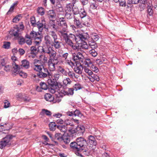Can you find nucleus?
<instances>
[{
    "instance_id": "nucleus-1",
    "label": "nucleus",
    "mask_w": 157,
    "mask_h": 157,
    "mask_svg": "<svg viewBox=\"0 0 157 157\" xmlns=\"http://www.w3.org/2000/svg\"><path fill=\"white\" fill-rule=\"evenodd\" d=\"M60 33L61 34L59 36L64 40L66 45L71 47L74 50L77 49V46L73 42V40H76L74 34L70 33L68 35L67 33H64L61 31Z\"/></svg>"
},
{
    "instance_id": "nucleus-2",
    "label": "nucleus",
    "mask_w": 157,
    "mask_h": 157,
    "mask_svg": "<svg viewBox=\"0 0 157 157\" xmlns=\"http://www.w3.org/2000/svg\"><path fill=\"white\" fill-rule=\"evenodd\" d=\"M76 142H73L70 144V147L73 149L77 151L85 150L86 151V148L87 146L86 140L82 137L78 138Z\"/></svg>"
},
{
    "instance_id": "nucleus-3",
    "label": "nucleus",
    "mask_w": 157,
    "mask_h": 157,
    "mask_svg": "<svg viewBox=\"0 0 157 157\" xmlns=\"http://www.w3.org/2000/svg\"><path fill=\"white\" fill-rule=\"evenodd\" d=\"M43 52L49 54V59L48 61L53 62L59 61L58 57L57 56V53L52 48H44Z\"/></svg>"
},
{
    "instance_id": "nucleus-4",
    "label": "nucleus",
    "mask_w": 157,
    "mask_h": 157,
    "mask_svg": "<svg viewBox=\"0 0 157 157\" xmlns=\"http://www.w3.org/2000/svg\"><path fill=\"white\" fill-rule=\"evenodd\" d=\"M13 136L11 135H7L0 141V148L3 149L5 146L11 144V141Z\"/></svg>"
},
{
    "instance_id": "nucleus-5",
    "label": "nucleus",
    "mask_w": 157,
    "mask_h": 157,
    "mask_svg": "<svg viewBox=\"0 0 157 157\" xmlns=\"http://www.w3.org/2000/svg\"><path fill=\"white\" fill-rule=\"evenodd\" d=\"M53 41L51 37L49 35H46L44 36V44L42 47V51H43L44 48H51L53 44Z\"/></svg>"
},
{
    "instance_id": "nucleus-6",
    "label": "nucleus",
    "mask_w": 157,
    "mask_h": 157,
    "mask_svg": "<svg viewBox=\"0 0 157 157\" xmlns=\"http://www.w3.org/2000/svg\"><path fill=\"white\" fill-rule=\"evenodd\" d=\"M59 25L62 28V30L58 31L59 35L61 34L60 33L61 31L64 33H67V25L65 18L63 17H61L59 18Z\"/></svg>"
},
{
    "instance_id": "nucleus-7",
    "label": "nucleus",
    "mask_w": 157,
    "mask_h": 157,
    "mask_svg": "<svg viewBox=\"0 0 157 157\" xmlns=\"http://www.w3.org/2000/svg\"><path fill=\"white\" fill-rule=\"evenodd\" d=\"M85 131V127L83 126H78L75 129L71 128L69 129L68 131L69 132L74 133L78 132V133H83Z\"/></svg>"
},
{
    "instance_id": "nucleus-8",
    "label": "nucleus",
    "mask_w": 157,
    "mask_h": 157,
    "mask_svg": "<svg viewBox=\"0 0 157 157\" xmlns=\"http://www.w3.org/2000/svg\"><path fill=\"white\" fill-rule=\"evenodd\" d=\"M36 26L38 29L39 31L41 32L44 28L46 29V31H47L48 30V29L46 28V24L45 23V20H42L41 21V22L40 21H38L36 23Z\"/></svg>"
},
{
    "instance_id": "nucleus-9",
    "label": "nucleus",
    "mask_w": 157,
    "mask_h": 157,
    "mask_svg": "<svg viewBox=\"0 0 157 157\" xmlns=\"http://www.w3.org/2000/svg\"><path fill=\"white\" fill-rule=\"evenodd\" d=\"M73 58L74 60H78L79 61L83 62L84 59V56L83 54L80 52H78L77 54L74 53L72 54Z\"/></svg>"
},
{
    "instance_id": "nucleus-10",
    "label": "nucleus",
    "mask_w": 157,
    "mask_h": 157,
    "mask_svg": "<svg viewBox=\"0 0 157 157\" xmlns=\"http://www.w3.org/2000/svg\"><path fill=\"white\" fill-rule=\"evenodd\" d=\"M58 63L59 61L56 62L48 61V66L49 70L50 71H54L56 69L55 65Z\"/></svg>"
},
{
    "instance_id": "nucleus-11",
    "label": "nucleus",
    "mask_w": 157,
    "mask_h": 157,
    "mask_svg": "<svg viewBox=\"0 0 157 157\" xmlns=\"http://www.w3.org/2000/svg\"><path fill=\"white\" fill-rule=\"evenodd\" d=\"M10 33L14 36L15 39L21 35L18 27H14L10 32Z\"/></svg>"
},
{
    "instance_id": "nucleus-12",
    "label": "nucleus",
    "mask_w": 157,
    "mask_h": 157,
    "mask_svg": "<svg viewBox=\"0 0 157 157\" xmlns=\"http://www.w3.org/2000/svg\"><path fill=\"white\" fill-rule=\"evenodd\" d=\"M11 59L13 62L12 63V66H13V71L15 73H16L19 70V67L18 65L14 62L15 61L17 60V58L15 55L12 56L11 58Z\"/></svg>"
},
{
    "instance_id": "nucleus-13",
    "label": "nucleus",
    "mask_w": 157,
    "mask_h": 157,
    "mask_svg": "<svg viewBox=\"0 0 157 157\" xmlns=\"http://www.w3.org/2000/svg\"><path fill=\"white\" fill-rule=\"evenodd\" d=\"M77 36L82 41L87 40L90 38V36L87 33H79L77 35Z\"/></svg>"
},
{
    "instance_id": "nucleus-14",
    "label": "nucleus",
    "mask_w": 157,
    "mask_h": 157,
    "mask_svg": "<svg viewBox=\"0 0 157 157\" xmlns=\"http://www.w3.org/2000/svg\"><path fill=\"white\" fill-rule=\"evenodd\" d=\"M68 55L67 53H65L62 55V57L63 59L65 60V63L66 64H68L71 67L74 66V63L71 60H69L67 59V57Z\"/></svg>"
},
{
    "instance_id": "nucleus-15",
    "label": "nucleus",
    "mask_w": 157,
    "mask_h": 157,
    "mask_svg": "<svg viewBox=\"0 0 157 157\" xmlns=\"http://www.w3.org/2000/svg\"><path fill=\"white\" fill-rule=\"evenodd\" d=\"M40 87L37 86L36 88V90L39 92L42 91L41 90H46L48 89V86L46 83L44 82H41L40 84Z\"/></svg>"
},
{
    "instance_id": "nucleus-16",
    "label": "nucleus",
    "mask_w": 157,
    "mask_h": 157,
    "mask_svg": "<svg viewBox=\"0 0 157 157\" xmlns=\"http://www.w3.org/2000/svg\"><path fill=\"white\" fill-rule=\"evenodd\" d=\"M84 67L81 65L79 64L76 65V66L74 68V71L77 73L78 74H81L82 73V70L83 69Z\"/></svg>"
},
{
    "instance_id": "nucleus-17",
    "label": "nucleus",
    "mask_w": 157,
    "mask_h": 157,
    "mask_svg": "<svg viewBox=\"0 0 157 157\" xmlns=\"http://www.w3.org/2000/svg\"><path fill=\"white\" fill-rule=\"evenodd\" d=\"M62 93L64 95H71L74 94L73 88H67L62 91Z\"/></svg>"
},
{
    "instance_id": "nucleus-18",
    "label": "nucleus",
    "mask_w": 157,
    "mask_h": 157,
    "mask_svg": "<svg viewBox=\"0 0 157 157\" xmlns=\"http://www.w3.org/2000/svg\"><path fill=\"white\" fill-rule=\"evenodd\" d=\"M57 70L58 72H60L63 75L65 76H67L68 75V69H65L61 66H59L58 67Z\"/></svg>"
},
{
    "instance_id": "nucleus-19",
    "label": "nucleus",
    "mask_w": 157,
    "mask_h": 157,
    "mask_svg": "<svg viewBox=\"0 0 157 157\" xmlns=\"http://www.w3.org/2000/svg\"><path fill=\"white\" fill-rule=\"evenodd\" d=\"M47 15L49 19H51L55 18L56 14L53 10H50L47 13Z\"/></svg>"
},
{
    "instance_id": "nucleus-20",
    "label": "nucleus",
    "mask_w": 157,
    "mask_h": 157,
    "mask_svg": "<svg viewBox=\"0 0 157 157\" xmlns=\"http://www.w3.org/2000/svg\"><path fill=\"white\" fill-rule=\"evenodd\" d=\"M87 141L90 144H94L96 145L97 144L96 141L95 137L92 136H89Z\"/></svg>"
},
{
    "instance_id": "nucleus-21",
    "label": "nucleus",
    "mask_w": 157,
    "mask_h": 157,
    "mask_svg": "<svg viewBox=\"0 0 157 157\" xmlns=\"http://www.w3.org/2000/svg\"><path fill=\"white\" fill-rule=\"evenodd\" d=\"M40 33H37L36 32L33 30L30 32L29 36L30 38L36 40L37 39V38L39 37L37 36L38 35H40Z\"/></svg>"
},
{
    "instance_id": "nucleus-22",
    "label": "nucleus",
    "mask_w": 157,
    "mask_h": 157,
    "mask_svg": "<svg viewBox=\"0 0 157 157\" xmlns=\"http://www.w3.org/2000/svg\"><path fill=\"white\" fill-rule=\"evenodd\" d=\"M52 46H53L56 49H59L61 46V42L58 40V39L53 40V44Z\"/></svg>"
},
{
    "instance_id": "nucleus-23",
    "label": "nucleus",
    "mask_w": 157,
    "mask_h": 157,
    "mask_svg": "<svg viewBox=\"0 0 157 157\" xmlns=\"http://www.w3.org/2000/svg\"><path fill=\"white\" fill-rule=\"evenodd\" d=\"M82 22L83 25L87 27H89L90 25L91 19L88 16H87L85 18Z\"/></svg>"
},
{
    "instance_id": "nucleus-24",
    "label": "nucleus",
    "mask_w": 157,
    "mask_h": 157,
    "mask_svg": "<svg viewBox=\"0 0 157 157\" xmlns=\"http://www.w3.org/2000/svg\"><path fill=\"white\" fill-rule=\"evenodd\" d=\"M88 78L90 81L92 82H94L95 80L98 81L99 80V77L97 75L95 74L93 75L92 74V75H90Z\"/></svg>"
},
{
    "instance_id": "nucleus-25",
    "label": "nucleus",
    "mask_w": 157,
    "mask_h": 157,
    "mask_svg": "<svg viewBox=\"0 0 157 157\" xmlns=\"http://www.w3.org/2000/svg\"><path fill=\"white\" fill-rule=\"evenodd\" d=\"M65 13H67L73 12L72 6L71 4H67L65 9Z\"/></svg>"
},
{
    "instance_id": "nucleus-26",
    "label": "nucleus",
    "mask_w": 157,
    "mask_h": 157,
    "mask_svg": "<svg viewBox=\"0 0 157 157\" xmlns=\"http://www.w3.org/2000/svg\"><path fill=\"white\" fill-rule=\"evenodd\" d=\"M57 128L61 132L64 133L66 132L67 131H68V129H67V127H66L65 125H59L57 126Z\"/></svg>"
},
{
    "instance_id": "nucleus-27",
    "label": "nucleus",
    "mask_w": 157,
    "mask_h": 157,
    "mask_svg": "<svg viewBox=\"0 0 157 157\" xmlns=\"http://www.w3.org/2000/svg\"><path fill=\"white\" fill-rule=\"evenodd\" d=\"M21 66L26 69H28L29 67V62L26 59L22 61Z\"/></svg>"
},
{
    "instance_id": "nucleus-28",
    "label": "nucleus",
    "mask_w": 157,
    "mask_h": 157,
    "mask_svg": "<svg viewBox=\"0 0 157 157\" xmlns=\"http://www.w3.org/2000/svg\"><path fill=\"white\" fill-rule=\"evenodd\" d=\"M68 71L67 72L68 75L70 78L73 79L75 78H77L78 76L77 75H76L75 74L73 71L69 70L68 69Z\"/></svg>"
},
{
    "instance_id": "nucleus-29",
    "label": "nucleus",
    "mask_w": 157,
    "mask_h": 157,
    "mask_svg": "<svg viewBox=\"0 0 157 157\" xmlns=\"http://www.w3.org/2000/svg\"><path fill=\"white\" fill-rule=\"evenodd\" d=\"M61 76V75L60 74L56 73H55L53 75L52 74L51 76H50V78H51L53 80L56 81L59 80Z\"/></svg>"
},
{
    "instance_id": "nucleus-30",
    "label": "nucleus",
    "mask_w": 157,
    "mask_h": 157,
    "mask_svg": "<svg viewBox=\"0 0 157 157\" xmlns=\"http://www.w3.org/2000/svg\"><path fill=\"white\" fill-rule=\"evenodd\" d=\"M44 98L47 101H52L54 99L53 97L50 94H46L44 95Z\"/></svg>"
},
{
    "instance_id": "nucleus-31",
    "label": "nucleus",
    "mask_w": 157,
    "mask_h": 157,
    "mask_svg": "<svg viewBox=\"0 0 157 157\" xmlns=\"http://www.w3.org/2000/svg\"><path fill=\"white\" fill-rule=\"evenodd\" d=\"M63 137L62 134L61 133H57L55 135V139L60 142L62 141V138Z\"/></svg>"
},
{
    "instance_id": "nucleus-32",
    "label": "nucleus",
    "mask_w": 157,
    "mask_h": 157,
    "mask_svg": "<svg viewBox=\"0 0 157 157\" xmlns=\"http://www.w3.org/2000/svg\"><path fill=\"white\" fill-rule=\"evenodd\" d=\"M18 3V2L17 1L14 2L11 6L9 11L7 13V14H9L12 13L14 8V7L17 6Z\"/></svg>"
},
{
    "instance_id": "nucleus-33",
    "label": "nucleus",
    "mask_w": 157,
    "mask_h": 157,
    "mask_svg": "<svg viewBox=\"0 0 157 157\" xmlns=\"http://www.w3.org/2000/svg\"><path fill=\"white\" fill-rule=\"evenodd\" d=\"M90 35L92 40L94 41H98L99 38V36L95 33H92Z\"/></svg>"
},
{
    "instance_id": "nucleus-34",
    "label": "nucleus",
    "mask_w": 157,
    "mask_h": 157,
    "mask_svg": "<svg viewBox=\"0 0 157 157\" xmlns=\"http://www.w3.org/2000/svg\"><path fill=\"white\" fill-rule=\"evenodd\" d=\"M16 39L18 40L19 44L21 45H22L25 43V39L21 35Z\"/></svg>"
},
{
    "instance_id": "nucleus-35",
    "label": "nucleus",
    "mask_w": 157,
    "mask_h": 157,
    "mask_svg": "<svg viewBox=\"0 0 157 157\" xmlns=\"http://www.w3.org/2000/svg\"><path fill=\"white\" fill-rule=\"evenodd\" d=\"M81 18H83L84 17H86V13L84 9H81V11L79 12L78 13Z\"/></svg>"
},
{
    "instance_id": "nucleus-36",
    "label": "nucleus",
    "mask_w": 157,
    "mask_h": 157,
    "mask_svg": "<svg viewBox=\"0 0 157 157\" xmlns=\"http://www.w3.org/2000/svg\"><path fill=\"white\" fill-rule=\"evenodd\" d=\"M43 67L42 65H35L33 67V69L36 71L40 72L42 70Z\"/></svg>"
},
{
    "instance_id": "nucleus-37",
    "label": "nucleus",
    "mask_w": 157,
    "mask_h": 157,
    "mask_svg": "<svg viewBox=\"0 0 157 157\" xmlns=\"http://www.w3.org/2000/svg\"><path fill=\"white\" fill-rule=\"evenodd\" d=\"M25 42L28 45H31L32 44L31 38L29 37V35L25 36Z\"/></svg>"
},
{
    "instance_id": "nucleus-38",
    "label": "nucleus",
    "mask_w": 157,
    "mask_h": 157,
    "mask_svg": "<svg viewBox=\"0 0 157 157\" xmlns=\"http://www.w3.org/2000/svg\"><path fill=\"white\" fill-rule=\"evenodd\" d=\"M90 50L89 51V54L94 57L97 56L98 55V53L94 49H90Z\"/></svg>"
},
{
    "instance_id": "nucleus-39",
    "label": "nucleus",
    "mask_w": 157,
    "mask_h": 157,
    "mask_svg": "<svg viewBox=\"0 0 157 157\" xmlns=\"http://www.w3.org/2000/svg\"><path fill=\"white\" fill-rule=\"evenodd\" d=\"M43 69H42V70L41 71L44 73H46L48 75L49 77L50 78V76H51L52 73L50 72L46 68L44 67H43Z\"/></svg>"
},
{
    "instance_id": "nucleus-40",
    "label": "nucleus",
    "mask_w": 157,
    "mask_h": 157,
    "mask_svg": "<svg viewBox=\"0 0 157 157\" xmlns=\"http://www.w3.org/2000/svg\"><path fill=\"white\" fill-rule=\"evenodd\" d=\"M49 126L51 130L54 131L56 129V125L55 122H51L49 124Z\"/></svg>"
},
{
    "instance_id": "nucleus-41",
    "label": "nucleus",
    "mask_w": 157,
    "mask_h": 157,
    "mask_svg": "<svg viewBox=\"0 0 157 157\" xmlns=\"http://www.w3.org/2000/svg\"><path fill=\"white\" fill-rule=\"evenodd\" d=\"M63 82L64 85L67 86L71 84V81L69 78L67 77L63 80Z\"/></svg>"
},
{
    "instance_id": "nucleus-42",
    "label": "nucleus",
    "mask_w": 157,
    "mask_h": 157,
    "mask_svg": "<svg viewBox=\"0 0 157 157\" xmlns=\"http://www.w3.org/2000/svg\"><path fill=\"white\" fill-rule=\"evenodd\" d=\"M37 13L40 15H43L45 13L44 8L42 7H38L37 10Z\"/></svg>"
},
{
    "instance_id": "nucleus-43",
    "label": "nucleus",
    "mask_w": 157,
    "mask_h": 157,
    "mask_svg": "<svg viewBox=\"0 0 157 157\" xmlns=\"http://www.w3.org/2000/svg\"><path fill=\"white\" fill-rule=\"evenodd\" d=\"M75 24L78 28H81L82 26L78 18H75L74 21Z\"/></svg>"
},
{
    "instance_id": "nucleus-44",
    "label": "nucleus",
    "mask_w": 157,
    "mask_h": 157,
    "mask_svg": "<svg viewBox=\"0 0 157 157\" xmlns=\"http://www.w3.org/2000/svg\"><path fill=\"white\" fill-rule=\"evenodd\" d=\"M42 113L43 114H45L48 116H51L52 114V113L50 111L45 109H43Z\"/></svg>"
},
{
    "instance_id": "nucleus-45",
    "label": "nucleus",
    "mask_w": 157,
    "mask_h": 157,
    "mask_svg": "<svg viewBox=\"0 0 157 157\" xmlns=\"http://www.w3.org/2000/svg\"><path fill=\"white\" fill-rule=\"evenodd\" d=\"M37 75L40 78H44L47 77L48 75H47L46 73H44V72L40 71L37 74Z\"/></svg>"
},
{
    "instance_id": "nucleus-46",
    "label": "nucleus",
    "mask_w": 157,
    "mask_h": 157,
    "mask_svg": "<svg viewBox=\"0 0 157 157\" xmlns=\"http://www.w3.org/2000/svg\"><path fill=\"white\" fill-rule=\"evenodd\" d=\"M50 35L52 37L53 40L58 39L56 33L54 31H51L50 32Z\"/></svg>"
},
{
    "instance_id": "nucleus-47",
    "label": "nucleus",
    "mask_w": 157,
    "mask_h": 157,
    "mask_svg": "<svg viewBox=\"0 0 157 157\" xmlns=\"http://www.w3.org/2000/svg\"><path fill=\"white\" fill-rule=\"evenodd\" d=\"M30 22L32 25L34 27H36V24L35 18L34 17H32L30 18Z\"/></svg>"
},
{
    "instance_id": "nucleus-48",
    "label": "nucleus",
    "mask_w": 157,
    "mask_h": 157,
    "mask_svg": "<svg viewBox=\"0 0 157 157\" xmlns=\"http://www.w3.org/2000/svg\"><path fill=\"white\" fill-rule=\"evenodd\" d=\"M83 69L85 72L87 73L89 76L92 75L93 72L92 71L86 67V66H85L84 67Z\"/></svg>"
},
{
    "instance_id": "nucleus-49",
    "label": "nucleus",
    "mask_w": 157,
    "mask_h": 157,
    "mask_svg": "<svg viewBox=\"0 0 157 157\" xmlns=\"http://www.w3.org/2000/svg\"><path fill=\"white\" fill-rule=\"evenodd\" d=\"M74 115L75 116H78V117H81L82 114L79 110H76L74 112Z\"/></svg>"
},
{
    "instance_id": "nucleus-50",
    "label": "nucleus",
    "mask_w": 157,
    "mask_h": 157,
    "mask_svg": "<svg viewBox=\"0 0 157 157\" xmlns=\"http://www.w3.org/2000/svg\"><path fill=\"white\" fill-rule=\"evenodd\" d=\"M10 42H4L3 47L5 49H9L10 47Z\"/></svg>"
},
{
    "instance_id": "nucleus-51",
    "label": "nucleus",
    "mask_w": 157,
    "mask_h": 157,
    "mask_svg": "<svg viewBox=\"0 0 157 157\" xmlns=\"http://www.w3.org/2000/svg\"><path fill=\"white\" fill-rule=\"evenodd\" d=\"M62 141L66 144H68L70 142V139L67 136H63L62 138Z\"/></svg>"
},
{
    "instance_id": "nucleus-52",
    "label": "nucleus",
    "mask_w": 157,
    "mask_h": 157,
    "mask_svg": "<svg viewBox=\"0 0 157 157\" xmlns=\"http://www.w3.org/2000/svg\"><path fill=\"white\" fill-rule=\"evenodd\" d=\"M89 49H94L97 47V45L95 42L91 43L89 44Z\"/></svg>"
},
{
    "instance_id": "nucleus-53",
    "label": "nucleus",
    "mask_w": 157,
    "mask_h": 157,
    "mask_svg": "<svg viewBox=\"0 0 157 157\" xmlns=\"http://www.w3.org/2000/svg\"><path fill=\"white\" fill-rule=\"evenodd\" d=\"M74 13L73 12L65 13V17L68 19H71L74 16Z\"/></svg>"
},
{
    "instance_id": "nucleus-54",
    "label": "nucleus",
    "mask_w": 157,
    "mask_h": 157,
    "mask_svg": "<svg viewBox=\"0 0 157 157\" xmlns=\"http://www.w3.org/2000/svg\"><path fill=\"white\" fill-rule=\"evenodd\" d=\"M41 41V37H39L37 38V40H35L33 42L35 45L38 46L40 43Z\"/></svg>"
},
{
    "instance_id": "nucleus-55",
    "label": "nucleus",
    "mask_w": 157,
    "mask_h": 157,
    "mask_svg": "<svg viewBox=\"0 0 157 157\" xmlns=\"http://www.w3.org/2000/svg\"><path fill=\"white\" fill-rule=\"evenodd\" d=\"M139 1V0H128L127 3L129 4H137Z\"/></svg>"
},
{
    "instance_id": "nucleus-56",
    "label": "nucleus",
    "mask_w": 157,
    "mask_h": 157,
    "mask_svg": "<svg viewBox=\"0 0 157 157\" xmlns=\"http://www.w3.org/2000/svg\"><path fill=\"white\" fill-rule=\"evenodd\" d=\"M81 46L82 48L84 49H89L90 48H89V45H88L86 42H84L82 45Z\"/></svg>"
},
{
    "instance_id": "nucleus-57",
    "label": "nucleus",
    "mask_w": 157,
    "mask_h": 157,
    "mask_svg": "<svg viewBox=\"0 0 157 157\" xmlns=\"http://www.w3.org/2000/svg\"><path fill=\"white\" fill-rule=\"evenodd\" d=\"M74 90H80L81 89V85L78 83H76L75 84L74 86Z\"/></svg>"
},
{
    "instance_id": "nucleus-58",
    "label": "nucleus",
    "mask_w": 157,
    "mask_h": 157,
    "mask_svg": "<svg viewBox=\"0 0 157 157\" xmlns=\"http://www.w3.org/2000/svg\"><path fill=\"white\" fill-rule=\"evenodd\" d=\"M64 122L67 125H70L71 126H73L74 125L72 122L68 119L65 120Z\"/></svg>"
},
{
    "instance_id": "nucleus-59",
    "label": "nucleus",
    "mask_w": 157,
    "mask_h": 157,
    "mask_svg": "<svg viewBox=\"0 0 157 157\" xmlns=\"http://www.w3.org/2000/svg\"><path fill=\"white\" fill-rule=\"evenodd\" d=\"M139 2L141 4V6L143 7H145L146 5H147V0H139Z\"/></svg>"
},
{
    "instance_id": "nucleus-60",
    "label": "nucleus",
    "mask_w": 157,
    "mask_h": 157,
    "mask_svg": "<svg viewBox=\"0 0 157 157\" xmlns=\"http://www.w3.org/2000/svg\"><path fill=\"white\" fill-rule=\"evenodd\" d=\"M118 2H119L120 6L122 7L125 6L126 4L125 0H119Z\"/></svg>"
},
{
    "instance_id": "nucleus-61",
    "label": "nucleus",
    "mask_w": 157,
    "mask_h": 157,
    "mask_svg": "<svg viewBox=\"0 0 157 157\" xmlns=\"http://www.w3.org/2000/svg\"><path fill=\"white\" fill-rule=\"evenodd\" d=\"M147 11L149 15L151 16L152 15L153 12L151 6H148Z\"/></svg>"
},
{
    "instance_id": "nucleus-62",
    "label": "nucleus",
    "mask_w": 157,
    "mask_h": 157,
    "mask_svg": "<svg viewBox=\"0 0 157 157\" xmlns=\"http://www.w3.org/2000/svg\"><path fill=\"white\" fill-rule=\"evenodd\" d=\"M91 67L92 70L93 71L95 72H97L99 71L98 68L97 67H96V66H94L93 64H92L91 65Z\"/></svg>"
},
{
    "instance_id": "nucleus-63",
    "label": "nucleus",
    "mask_w": 157,
    "mask_h": 157,
    "mask_svg": "<svg viewBox=\"0 0 157 157\" xmlns=\"http://www.w3.org/2000/svg\"><path fill=\"white\" fill-rule=\"evenodd\" d=\"M4 107L5 108H7L9 107L10 105V103L7 100H5L4 101Z\"/></svg>"
},
{
    "instance_id": "nucleus-64",
    "label": "nucleus",
    "mask_w": 157,
    "mask_h": 157,
    "mask_svg": "<svg viewBox=\"0 0 157 157\" xmlns=\"http://www.w3.org/2000/svg\"><path fill=\"white\" fill-rule=\"evenodd\" d=\"M53 102L54 103H59L61 101V98L60 97H56L55 98H54L53 100Z\"/></svg>"
}]
</instances>
